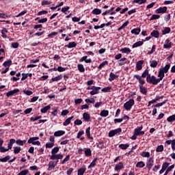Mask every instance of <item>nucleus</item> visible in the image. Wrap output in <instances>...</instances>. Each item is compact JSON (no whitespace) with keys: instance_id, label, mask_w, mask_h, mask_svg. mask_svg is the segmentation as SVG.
Segmentation results:
<instances>
[{"instance_id":"obj_50","label":"nucleus","mask_w":175,"mask_h":175,"mask_svg":"<svg viewBox=\"0 0 175 175\" xmlns=\"http://www.w3.org/2000/svg\"><path fill=\"white\" fill-rule=\"evenodd\" d=\"M85 157H91V155H92V152H91L90 148H87L85 150Z\"/></svg>"},{"instance_id":"obj_64","label":"nucleus","mask_w":175,"mask_h":175,"mask_svg":"<svg viewBox=\"0 0 175 175\" xmlns=\"http://www.w3.org/2000/svg\"><path fill=\"white\" fill-rule=\"evenodd\" d=\"M75 125H81L83 124V121L79 119H77L74 122Z\"/></svg>"},{"instance_id":"obj_23","label":"nucleus","mask_w":175,"mask_h":175,"mask_svg":"<svg viewBox=\"0 0 175 175\" xmlns=\"http://www.w3.org/2000/svg\"><path fill=\"white\" fill-rule=\"evenodd\" d=\"M150 36L152 38H156L157 39H158V38H159V31L158 30H153L151 33H150Z\"/></svg>"},{"instance_id":"obj_34","label":"nucleus","mask_w":175,"mask_h":175,"mask_svg":"<svg viewBox=\"0 0 175 175\" xmlns=\"http://www.w3.org/2000/svg\"><path fill=\"white\" fill-rule=\"evenodd\" d=\"M119 148H121V150H127L129 148V144H120Z\"/></svg>"},{"instance_id":"obj_44","label":"nucleus","mask_w":175,"mask_h":175,"mask_svg":"<svg viewBox=\"0 0 175 175\" xmlns=\"http://www.w3.org/2000/svg\"><path fill=\"white\" fill-rule=\"evenodd\" d=\"M9 159H10V155H7L5 157L1 158L0 159V162H8V161H9Z\"/></svg>"},{"instance_id":"obj_18","label":"nucleus","mask_w":175,"mask_h":175,"mask_svg":"<svg viewBox=\"0 0 175 175\" xmlns=\"http://www.w3.org/2000/svg\"><path fill=\"white\" fill-rule=\"evenodd\" d=\"M165 43V44H163V49H170L172 47V42H170V40L167 39Z\"/></svg>"},{"instance_id":"obj_29","label":"nucleus","mask_w":175,"mask_h":175,"mask_svg":"<svg viewBox=\"0 0 175 175\" xmlns=\"http://www.w3.org/2000/svg\"><path fill=\"white\" fill-rule=\"evenodd\" d=\"M77 46V44H76L75 42H69L68 44L65 45V47H68V49H73L74 47H76Z\"/></svg>"},{"instance_id":"obj_25","label":"nucleus","mask_w":175,"mask_h":175,"mask_svg":"<svg viewBox=\"0 0 175 175\" xmlns=\"http://www.w3.org/2000/svg\"><path fill=\"white\" fill-rule=\"evenodd\" d=\"M143 130V126H137L136 129H134L135 135L139 136L140 132Z\"/></svg>"},{"instance_id":"obj_15","label":"nucleus","mask_w":175,"mask_h":175,"mask_svg":"<svg viewBox=\"0 0 175 175\" xmlns=\"http://www.w3.org/2000/svg\"><path fill=\"white\" fill-rule=\"evenodd\" d=\"M99 90H100V87L94 86L93 90L90 92V95H96L99 94Z\"/></svg>"},{"instance_id":"obj_45","label":"nucleus","mask_w":175,"mask_h":175,"mask_svg":"<svg viewBox=\"0 0 175 175\" xmlns=\"http://www.w3.org/2000/svg\"><path fill=\"white\" fill-rule=\"evenodd\" d=\"M136 167H144V166H146V164L144 163V161H139L136 164Z\"/></svg>"},{"instance_id":"obj_55","label":"nucleus","mask_w":175,"mask_h":175,"mask_svg":"<svg viewBox=\"0 0 175 175\" xmlns=\"http://www.w3.org/2000/svg\"><path fill=\"white\" fill-rule=\"evenodd\" d=\"M52 110H53V111L51 112V114L52 116H54V117H55V116L58 114V108H57L56 107H54L53 108H52Z\"/></svg>"},{"instance_id":"obj_53","label":"nucleus","mask_w":175,"mask_h":175,"mask_svg":"<svg viewBox=\"0 0 175 175\" xmlns=\"http://www.w3.org/2000/svg\"><path fill=\"white\" fill-rule=\"evenodd\" d=\"M85 102L86 103H92V105H94V103H95V98H91V99H90V98H86V99L85 100Z\"/></svg>"},{"instance_id":"obj_63","label":"nucleus","mask_w":175,"mask_h":175,"mask_svg":"<svg viewBox=\"0 0 175 175\" xmlns=\"http://www.w3.org/2000/svg\"><path fill=\"white\" fill-rule=\"evenodd\" d=\"M11 46L13 49H18L20 44L18 42H12L11 44Z\"/></svg>"},{"instance_id":"obj_47","label":"nucleus","mask_w":175,"mask_h":175,"mask_svg":"<svg viewBox=\"0 0 175 175\" xmlns=\"http://www.w3.org/2000/svg\"><path fill=\"white\" fill-rule=\"evenodd\" d=\"M170 27H165L164 30L162 31V35H166L167 33H170Z\"/></svg>"},{"instance_id":"obj_30","label":"nucleus","mask_w":175,"mask_h":175,"mask_svg":"<svg viewBox=\"0 0 175 175\" xmlns=\"http://www.w3.org/2000/svg\"><path fill=\"white\" fill-rule=\"evenodd\" d=\"M120 53H124V54H130L131 53V49L124 47L120 50Z\"/></svg>"},{"instance_id":"obj_14","label":"nucleus","mask_w":175,"mask_h":175,"mask_svg":"<svg viewBox=\"0 0 175 175\" xmlns=\"http://www.w3.org/2000/svg\"><path fill=\"white\" fill-rule=\"evenodd\" d=\"M3 144V139L0 138V152H7L9 151V149H6V148L2 146Z\"/></svg>"},{"instance_id":"obj_59","label":"nucleus","mask_w":175,"mask_h":175,"mask_svg":"<svg viewBox=\"0 0 175 175\" xmlns=\"http://www.w3.org/2000/svg\"><path fill=\"white\" fill-rule=\"evenodd\" d=\"M102 92H110L111 91V87L108 86L101 90Z\"/></svg>"},{"instance_id":"obj_31","label":"nucleus","mask_w":175,"mask_h":175,"mask_svg":"<svg viewBox=\"0 0 175 175\" xmlns=\"http://www.w3.org/2000/svg\"><path fill=\"white\" fill-rule=\"evenodd\" d=\"M148 76H151V75L149 73L148 69H146L140 77H142V79H146V77H148Z\"/></svg>"},{"instance_id":"obj_39","label":"nucleus","mask_w":175,"mask_h":175,"mask_svg":"<svg viewBox=\"0 0 175 175\" xmlns=\"http://www.w3.org/2000/svg\"><path fill=\"white\" fill-rule=\"evenodd\" d=\"M140 31H142L140 28L133 29L131 30V33H133L134 35H139L140 33Z\"/></svg>"},{"instance_id":"obj_2","label":"nucleus","mask_w":175,"mask_h":175,"mask_svg":"<svg viewBox=\"0 0 175 175\" xmlns=\"http://www.w3.org/2000/svg\"><path fill=\"white\" fill-rule=\"evenodd\" d=\"M135 105V100L133 98L130 99L129 101L124 104V108L127 111H129Z\"/></svg>"},{"instance_id":"obj_33","label":"nucleus","mask_w":175,"mask_h":175,"mask_svg":"<svg viewBox=\"0 0 175 175\" xmlns=\"http://www.w3.org/2000/svg\"><path fill=\"white\" fill-rule=\"evenodd\" d=\"M139 91L143 95H147L148 90L146 88L139 85Z\"/></svg>"},{"instance_id":"obj_28","label":"nucleus","mask_w":175,"mask_h":175,"mask_svg":"<svg viewBox=\"0 0 175 175\" xmlns=\"http://www.w3.org/2000/svg\"><path fill=\"white\" fill-rule=\"evenodd\" d=\"M96 161H98V157H95L93 161L91 162L90 165L88 166V169H92L96 165Z\"/></svg>"},{"instance_id":"obj_24","label":"nucleus","mask_w":175,"mask_h":175,"mask_svg":"<svg viewBox=\"0 0 175 175\" xmlns=\"http://www.w3.org/2000/svg\"><path fill=\"white\" fill-rule=\"evenodd\" d=\"M14 143H16V139H10V143L8 144V148H6V150H12V148H13V144H14Z\"/></svg>"},{"instance_id":"obj_17","label":"nucleus","mask_w":175,"mask_h":175,"mask_svg":"<svg viewBox=\"0 0 175 175\" xmlns=\"http://www.w3.org/2000/svg\"><path fill=\"white\" fill-rule=\"evenodd\" d=\"M144 42H146V40H142V41H138L137 42H135L132 46L133 49H135V47H140V46H143Z\"/></svg>"},{"instance_id":"obj_42","label":"nucleus","mask_w":175,"mask_h":175,"mask_svg":"<svg viewBox=\"0 0 175 175\" xmlns=\"http://www.w3.org/2000/svg\"><path fill=\"white\" fill-rule=\"evenodd\" d=\"M147 0H133V3H139V5H143V3H146Z\"/></svg>"},{"instance_id":"obj_62","label":"nucleus","mask_w":175,"mask_h":175,"mask_svg":"<svg viewBox=\"0 0 175 175\" xmlns=\"http://www.w3.org/2000/svg\"><path fill=\"white\" fill-rule=\"evenodd\" d=\"M29 173V171L28 170H22L20 173L18 174V175H27Z\"/></svg>"},{"instance_id":"obj_60","label":"nucleus","mask_w":175,"mask_h":175,"mask_svg":"<svg viewBox=\"0 0 175 175\" xmlns=\"http://www.w3.org/2000/svg\"><path fill=\"white\" fill-rule=\"evenodd\" d=\"M115 8L112 7L111 8L110 10H106L105 12H103L102 14V16H106V14H109V13H111V12H113V10H114Z\"/></svg>"},{"instance_id":"obj_5","label":"nucleus","mask_w":175,"mask_h":175,"mask_svg":"<svg viewBox=\"0 0 175 175\" xmlns=\"http://www.w3.org/2000/svg\"><path fill=\"white\" fill-rule=\"evenodd\" d=\"M142 78L143 77L139 75H134V79H136L137 80H138L140 85H144V84H146V81L144 79H143Z\"/></svg>"},{"instance_id":"obj_12","label":"nucleus","mask_w":175,"mask_h":175,"mask_svg":"<svg viewBox=\"0 0 175 175\" xmlns=\"http://www.w3.org/2000/svg\"><path fill=\"white\" fill-rule=\"evenodd\" d=\"M64 158V154H54V155H51L50 157V159H52L53 161L57 159H62Z\"/></svg>"},{"instance_id":"obj_35","label":"nucleus","mask_w":175,"mask_h":175,"mask_svg":"<svg viewBox=\"0 0 175 175\" xmlns=\"http://www.w3.org/2000/svg\"><path fill=\"white\" fill-rule=\"evenodd\" d=\"M100 116L101 117H107V116H109V110H102L100 113Z\"/></svg>"},{"instance_id":"obj_10","label":"nucleus","mask_w":175,"mask_h":175,"mask_svg":"<svg viewBox=\"0 0 175 175\" xmlns=\"http://www.w3.org/2000/svg\"><path fill=\"white\" fill-rule=\"evenodd\" d=\"M18 92H20V90L15 89V90L10 91V92H8L6 95H7L8 98H9V96H13V95H16V94H18Z\"/></svg>"},{"instance_id":"obj_26","label":"nucleus","mask_w":175,"mask_h":175,"mask_svg":"<svg viewBox=\"0 0 175 175\" xmlns=\"http://www.w3.org/2000/svg\"><path fill=\"white\" fill-rule=\"evenodd\" d=\"M87 168H85V165H83L82 167L78 170L77 175H83L85 173Z\"/></svg>"},{"instance_id":"obj_19","label":"nucleus","mask_w":175,"mask_h":175,"mask_svg":"<svg viewBox=\"0 0 175 175\" xmlns=\"http://www.w3.org/2000/svg\"><path fill=\"white\" fill-rule=\"evenodd\" d=\"M114 169L116 172L121 170V169H124V163L120 162L119 163L116 164Z\"/></svg>"},{"instance_id":"obj_38","label":"nucleus","mask_w":175,"mask_h":175,"mask_svg":"<svg viewBox=\"0 0 175 175\" xmlns=\"http://www.w3.org/2000/svg\"><path fill=\"white\" fill-rule=\"evenodd\" d=\"M174 169V164L170 165V167H167V169L165 170V172L164 174L168 175L170 172H172Z\"/></svg>"},{"instance_id":"obj_58","label":"nucleus","mask_w":175,"mask_h":175,"mask_svg":"<svg viewBox=\"0 0 175 175\" xmlns=\"http://www.w3.org/2000/svg\"><path fill=\"white\" fill-rule=\"evenodd\" d=\"M97 147L100 148V150H103V148H106V147L105 146V144L102 142H98Z\"/></svg>"},{"instance_id":"obj_7","label":"nucleus","mask_w":175,"mask_h":175,"mask_svg":"<svg viewBox=\"0 0 175 175\" xmlns=\"http://www.w3.org/2000/svg\"><path fill=\"white\" fill-rule=\"evenodd\" d=\"M88 58V56L85 55L83 57H82L80 59H79V62H85V64H91V62H92V59H91V58L90 59H87Z\"/></svg>"},{"instance_id":"obj_41","label":"nucleus","mask_w":175,"mask_h":175,"mask_svg":"<svg viewBox=\"0 0 175 175\" xmlns=\"http://www.w3.org/2000/svg\"><path fill=\"white\" fill-rule=\"evenodd\" d=\"M62 79V75H59L54 78L51 79V81H59V80Z\"/></svg>"},{"instance_id":"obj_37","label":"nucleus","mask_w":175,"mask_h":175,"mask_svg":"<svg viewBox=\"0 0 175 175\" xmlns=\"http://www.w3.org/2000/svg\"><path fill=\"white\" fill-rule=\"evenodd\" d=\"M78 70L81 72V73H83L85 72V68H84V65L79 64L77 65Z\"/></svg>"},{"instance_id":"obj_20","label":"nucleus","mask_w":175,"mask_h":175,"mask_svg":"<svg viewBox=\"0 0 175 175\" xmlns=\"http://www.w3.org/2000/svg\"><path fill=\"white\" fill-rule=\"evenodd\" d=\"M64 135H65V131L62 130L57 131L54 133V136H55V137H59L60 136H64Z\"/></svg>"},{"instance_id":"obj_4","label":"nucleus","mask_w":175,"mask_h":175,"mask_svg":"<svg viewBox=\"0 0 175 175\" xmlns=\"http://www.w3.org/2000/svg\"><path fill=\"white\" fill-rule=\"evenodd\" d=\"M170 163L164 162L163 163L161 170L159 171V174H162L165 173V171L167 169V167H170Z\"/></svg>"},{"instance_id":"obj_3","label":"nucleus","mask_w":175,"mask_h":175,"mask_svg":"<svg viewBox=\"0 0 175 175\" xmlns=\"http://www.w3.org/2000/svg\"><path fill=\"white\" fill-rule=\"evenodd\" d=\"M121 132H122V129L121 128L111 130L109 132L108 136L109 137H113V136H116V135H118V133H121Z\"/></svg>"},{"instance_id":"obj_9","label":"nucleus","mask_w":175,"mask_h":175,"mask_svg":"<svg viewBox=\"0 0 175 175\" xmlns=\"http://www.w3.org/2000/svg\"><path fill=\"white\" fill-rule=\"evenodd\" d=\"M153 166H154V159L152 158H150L146 163V167H148L149 170H151Z\"/></svg>"},{"instance_id":"obj_22","label":"nucleus","mask_w":175,"mask_h":175,"mask_svg":"<svg viewBox=\"0 0 175 175\" xmlns=\"http://www.w3.org/2000/svg\"><path fill=\"white\" fill-rule=\"evenodd\" d=\"M73 118H75V116H71V117H70V118H68L63 122L64 126H68V125H69V124H70V121H72V120H73Z\"/></svg>"},{"instance_id":"obj_1","label":"nucleus","mask_w":175,"mask_h":175,"mask_svg":"<svg viewBox=\"0 0 175 175\" xmlns=\"http://www.w3.org/2000/svg\"><path fill=\"white\" fill-rule=\"evenodd\" d=\"M146 81L148 84H152V85H157L160 81L157 79V77L154 75H148L146 77Z\"/></svg>"},{"instance_id":"obj_54","label":"nucleus","mask_w":175,"mask_h":175,"mask_svg":"<svg viewBox=\"0 0 175 175\" xmlns=\"http://www.w3.org/2000/svg\"><path fill=\"white\" fill-rule=\"evenodd\" d=\"M20 151H21V148L20 146L14 147V153L19 154Z\"/></svg>"},{"instance_id":"obj_43","label":"nucleus","mask_w":175,"mask_h":175,"mask_svg":"<svg viewBox=\"0 0 175 175\" xmlns=\"http://www.w3.org/2000/svg\"><path fill=\"white\" fill-rule=\"evenodd\" d=\"M69 159H70V155L68 154L67 155L64 159L63 161H61V164L62 165H65V163H66V162H68V161H69Z\"/></svg>"},{"instance_id":"obj_6","label":"nucleus","mask_w":175,"mask_h":175,"mask_svg":"<svg viewBox=\"0 0 175 175\" xmlns=\"http://www.w3.org/2000/svg\"><path fill=\"white\" fill-rule=\"evenodd\" d=\"M167 12V7L164 6V7H160L157 10H156L155 13L157 14H159L161 13H166Z\"/></svg>"},{"instance_id":"obj_36","label":"nucleus","mask_w":175,"mask_h":175,"mask_svg":"<svg viewBox=\"0 0 175 175\" xmlns=\"http://www.w3.org/2000/svg\"><path fill=\"white\" fill-rule=\"evenodd\" d=\"M100 13H102V10H100L99 8H94L92 11V14L98 15V14H100Z\"/></svg>"},{"instance_id":"obj_49","label":"nucleus","mask_w":175,"mask_h":175,"mask_svg":"<svg viewBox=\"0 0 175 175\" xmlns=\"http://www.w3.org/2000/svg\"><path fill=\"white\" fill-rule=\"evenodd\" d=\"M140 155L144 158H150V152H142Z\"/></svg>"},{"instance_id":"obj_51","label":"nucleus","mask_w":175,"mask_h":175,"mask_svg":"<svg viewBox=\"0 0 175 175\" xmlns=\"http://www.w3.org/2000/svg\"><path fill=\"white\" fill-rule=\"evenodd\" d=\"M167 121L168 122H173V121H175V114L169 116V117L167 118Z\"/></svg>"},{"instance_id":"obj_13","label":"nucleus","mask_w":175,"mask_h":175,"mask_svg":"<svg viewBox=\"0 0 175 175\" xmlns=\"http://www.w3.org/2000/svg\"><path fill=\"white\" fill-rule=\"evenodd\" d=\"M83 119L86 122H90V120H91V116L90 115V113L85 112L83 114Z\"/></svg>"},{"instance_id":"obj_11","label":"nucleus","mask_w":175,"mask_h":175,"mask_svg":"<svg viewBox=\"0 0 175 175\" xmlns=\"http://www.w3.org/2000/svg\"><path fill=\"white\" fill-rule=\"evenodd\" d=\"M143 64H144V60H139L136 64L137 70H142L143 69Z\"/></svg>"},{"instance_id":"obj_27","label":"nucleus","mask_w":175,"mask_h":175,"mask_svg":"<svg viewBox=\"0 0 175 175\" xmlns=\"http://www.w3.org/2000/svg\"><path fill=\"white\" fill-rule=\"evenodd\" d=\"M51 109V105H49L45 106L42 109H41L40 111L41 113H43L44 114H45V113H47V111H49V110H50Z\"/></svg>"},{"instance_id":"obj_57","label":"nucleus","mask_w":175,"mask_h":175,"mask_svg":"<svg viewBox=\"0 0 175 175\" xmlns=\"http://www.w3.org/2000/svg\"><path fill=\"white\" fill-rule=\"evenodd\" d=\"M163 151V145H159L156 148L157 152H162Z\"/></svg>"},{"instance_id":"obj_48","label":"nucleus","mask_w":175,"mask_h":175,"mask_svg":"<svg viewBox=\"0 0 175 175\" xmlns=\"http://www.w3.org/2000/svg\"><path fill=\"white\" fill-rule=\"evenodd\" d=\"M105 65H109V62L107 61H104L98 67V69H99V70H100V69H102V68H103V66H105Z\"/></svg>"},{"instance_id":"obj_40","label":"nucleus","mask_w":175,"mask_h":175,"mask_svg":"<svg viewBox=\"0 0 175 175\" xmlns=\"http://www.w3.org/2000/svg\"><path fill=\"white\" fill-rule=\"evenodd\" d=\"M12 64V59H8V61H5L3 62V66H5L6 68V66H11V65Z\"/></svg>"},{"instance_id":"obj_46","label":"nucleus","mask_w":175,"mask_h":175,"mask_svg":"<svg viewBox=\"0 0 175 175\" xmlns=\"http://www.w3.org/2000/svg\"><path fill=\"white\" fill-rule=\"evenodd\" d=\"M59 151V148H58V146H56L52 149L51 154L55 155L57 154V152H58Z\"/></svg>"},{"instance_id":"obj_61","label":"nucleus","mask_w":175,"mask_h":175,"mask_svg":"<svg viewBox=\"0 0 175 175\" xmlns=\"http://www.w3.org/2000/svg\"><path fill=\"white\" fill-rule=\"evenodd\" d=\"M57 35H58V32L53 31L48 35V38H51L52 39L54 36H57Z\"/></svg>"},{"instance_id":"obj_32","label":"nucleus","mask_w":175,"mask_h":175,"mask_svg":"<svg viewBox=\"0 0 175 175\" xmlns=\"http://www.w3.org/2000/svg\"><path fill=\"white\" fill-rule=\"evenodd\" d=\"M169 69H170V64H166L165 66L163 68H160V70L163 71L164 73H167L169 72Z\"/></svg>"},{"instance_id":"obj_56","label":"nucleus","mask_w":175,"mask_h":175,"mask_svg":"<svg viewBox=\"0 0 175 175\" xmlns=\"http://www.w3.org/2000/svg\"><path fill=\"white\" fill-rule=\"evenodd\" d=\"M156 66H158V62L156 60H152L150 62V67L155 68Z\"/></svg>"},{"instance_id":"obj_21","label":"nucleus","mask_w":175,"mask_h":175,"mask_svg":"<svg viewBox=\"0 0 175 175\" xmlns=\"http://www.w3.org/2000/svg\"><path fill=\"white\" fill-rule=\"evenodd\" d=\"M158 77H159L157 79L158 81L160 82L162 81V80H163V77H165V72L161 71V70H159V74H158Z\"/></svg>"},{"instance_id":"obj_52","label":"nucleus","mask_w":175,"mask_h":175,"mask_svg":"<svg viewBox=\"0 0 175 175\" xmlns=\"http://www.w3.org/2000/svg\"><path fill=\"white\" fill-rule=\"evenodd\" d=\"M161 16L158 14H153L150 18L149 19L150 21H152V20H158V18H160Z\"/></svg>"},{"instance_id":"obj_16","label":"nucleus","mask_w":175,"mask_h":175,"mask_svg":"<svg viewBox=\"0 0 175 175\" xmlns=\"http://www.w3.org/2000/svg\"><path fill=\"white\" fill-rule=\"evenodd\" d=\"M118 77H120V76H118L113 72H110L109 81H114V80H116V79H118Z\"/></svg>"},{"instance_id":"obj_8","label":"nucleus","mask_w":175,"mask_h":175,"mask_svg":"<svg viewBox=\"0 0 175 175\" xmlns=\"http://www.w3.org/2000/svg\"><path fill=\"white\" fill-rule=\"evenodd\" d=\"M85 135L89 140H94V137L91 136V127H88L85 129Z\"/></svg>"}]
</instances>
